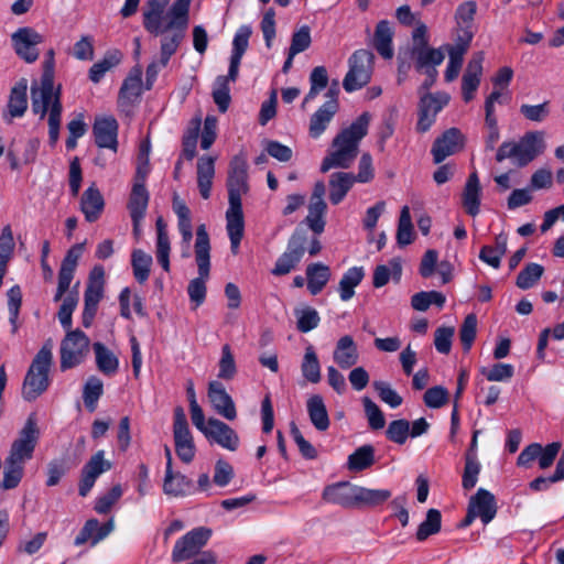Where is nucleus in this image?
<instances>
[{
  "label": "nucleus",
  "instance_id": "1",
  "mask_svg": "<svg viewBox=\"0 0 564 564\" xmlns=\"http://www.w3.org/2000/svg\"><path fill=\"white\" fill-rule=\"evenodd\" d=\"M54 50L46 53L45 69L39 85L31 87V106L40 119L47 116L48 140L54 147L59 139L63 106L59 88L54 87L53 80Z\"/></svg>",
  "mask_w": 564,
  "mask_h": 564
},
{
  "label": "nucleus",
  "instance_id": "2",
  "mask_svg": "<svg viewBox=\"0 0 564 564\" xmlns=\"http://www.w3.org/2000/svg\"><path fill=\"white\" fill-rule=\"evenodd\" d=\"M371 116L362 112L349 127L343 129L333 140V151L326 155L321 164L323 173L330 169H347L358 154L359 143L367 135Z\"/></svg>",
  "mask_w": 564,
  "mask_h": 564
},
{
  "label": "nucleus",
  "instance_id": "3",
  "mask_svg": "<svg viewBox=\"0 0 564 564\" xmlns=\"http://www.w3.org/2000/svg\"><path fill=\"white\" fill-rule=\"evenodd\" d=\"M195 260L198 268V278L193 279L187 286V293L194 308L200 306L206 299V281L210 270V242L205 225L198 226L195 241Z\"/></svg>",
  "mask_w": 564,
  "mask_h": 564
},
{
  "label": "nucleus",
  "instance_id": "4",
  "mask_svg": "<svg viewBox=\"0 0 564 564\" xmlns=\"http://www.w3.org/2000/svg\"><path fill=\"white\" fill-rule=\"evenodd\" d=\"M192 0H175L167 10V22L164 28L172 30V35H165L161 40V66H166L171 56L177 51L184 32L188 25V12Z\"/></svg>",
  "mask_w": 564,
  "mask_h": 564
},
{
  "label": "nucleus",
  "instance_id": "5",
  "mask_svg": "<svg viewBox=\"0 0 564 564\" xmlns=\"http://www.w3.org/2000/svg\"><path fill=\"white\" fill-rule=\"evenodd\" d=\"M545 149L544 133L541 131L527 132L516 142H503L496 153V160L502 162L511 159L518 166H525Z\"/></svg>",
  "mask_w": 564,
  "mask_h": 564
},
{
  "label": "nucleus",
  "instance_id": "6",
  "mask_svg": "<svg viewBox=\"0 0 564 564\" xmlns=\"http://www.w3.org/2000/svg\"><path fill=\"white\" fill-rule=\"evenodd\" d=\"M52 359V344L47 343L36 354L24 378L22 395L25 400H35L47 389Z\"/></svg>",
  "mask_w": 564,
  "mask_h": 564
},
{
  "label": "nucleus",
  "instance_id": "7",
  "mask_svg": "<svg viewBox=\"0 0 564 564\" xmlns=\"http://www.w3.org/2000/svg\"><path fill=\"white\" fill-rule=\"evenodd\" d=\"M373 58V54L367 50H358L349 57V69L343 80L347 93L359 90L370 82Z\"/></svg>",
  "mask_w": 564,
  "mask_h": 564
},
{
  "label": "nucleus",
  "instance_id": "8",
  "mask_svg": "<svg viewBox=\"0 0 564 564\" xmlns=\"http://www.w3.org/2000/svg\"><path fill=\"white\" fill-rule=\"evenodd\" d=\"M173 438L177 457L184 464H191L196 456V445L184 410L177 406L174 410Z\"/></svg>",
  "mask_w": 564,
  "mask_h": 564
},
{
  "label": "nucleus",
  "instance_id": "9",
  "mask_svg": "<svg viewBox=\"0 0 564 564\" xmlns=\"http://www.w3.org/2000/svg\"><path fill=\"white\" fill-rule=\"evenodd\" d=\"M39 436L40 431L36 417L34 414H31L20 431L18 438L12 443L7 458L25 465L33 457Z\"/></svg>",
  "mask_w": 564,
  "mask_h": 564
},
{
  "label": "nucleus",
  "instance_id": "10",
  "mask_svg": "<svg viewBox=\"0 0 564 564\" xmlns=\"http://www.w3.org/2000/svg\"><path fill=\"white\" fill-rule=\"evenodd\" d=\"M89 338L79 329L69 330L61 343V369L80 365L89 351Z\"/></svg>",
  "mask_w": 564,
  "mask_h": 564
},
{
  "label": "nucleus",
  "instance_id": "11",
  "mask_svg": "<svg viewBox=\"0 0 564 564\" xmlns=\"http://www.w3.org/2000/svg\"><path fill=\"white\" fill-rule=\"evenodd\" d=\"M212 529L207 527H198L184 534L173 546V562H183L198 555L212 538Z\"/></svg>",
  "mask_w": 564,
  "mask_h": 564
},
{
  "label": "nucleus",
  "instance_id": "12",
  "mask_svg": "<svg viewBox=\"0 0 564 564\" xmlns=\"http://www.w3.org/2000/svg\"><path fill=\"white\" fill-rule=\"evenodd\" d=\"M44 42V36L31 26L19 28L11 35V43L15 54L25 63H34L40 52L37 45Z\"/></svg>",
  "mask_w": 564,
  "mask_h": 564
},
{
  "label": "nucleus",
  "instance_id": "13",
  "mask_svg": "<svg viewBox=\"0 0 564 564\" xmlns=\"http://www.w3.org/2000/svg\"><path fill=\"white\" fill-rule=\"evenodd\" d=\"M228 203L229 205L242 204V195L249 191L248 185V165L242 156H235L229 164L227 178Z\"/></svg>",
  "mask_w": 564,
  "mask_h": 564
},
{
  "label": "nucleus",
  "instance_id": "14",
  "mask_svg": "<svg viewBox=\"0 0 564 564\" xmlns=\"http://www.w3.org/2000/svg\"><path fill=\"white\" fill-rule=\"evenodd\" d=\"M561 447L560 442H553L545 446H542L540 443H531L521 451L517 459V465L523 468L531 467L532 463L535 462L536 453H539L541 454L540 468L547 469L553 465Z\"/></svg>",
  "mask_w": 564,
  "mask_h": 564
},
{
  "label": "nucleus",
  "instance_id": "15",
  "mask_svg": "<svg viewBox=\"0 0 564 564\" xmlns=\"http://www.w3.org/2000/svg\"><path fill=\"white\" fill-rule=\"evenodd\" d=\"M305 253V238L299 235H293L286 246L284 252L276 259L271 273L275 276L286 275L302 260Z\"/></svg>",
  "mask_w": 564,
  "mask_h": 564
},
{
  "label": "nucleus",
  "instance_id": "16",
  "mask_svg": "<svg viewBox=\"0 0 564 564\" xmlns=\"http://www.w3.org/2000/svg\"><path fill=\"white\" fill-rule=\"evenodd\" d=\"M207 397L218 415L228 421H234L237 417L235 402L221 381L212 380L208 382Z\"/></svg>",
  "mask_w": 564,
  "mask_h": 564
},
{
  "label": "nucleus",
  "instance_id": "17",
  "mask_svg": "<svg viewBox=\"0 0 564 564\" xmlns=\"http://www.w3.org/2000/svg\"><path fill=\"white\" fill-rule=\"evenodd\" d=\"M111 469V463L105 459V452L98 451L84 465L80 474L78 492L82 497H86L94 487L97 478Z\"/></svg>",
  "mask_w": 564,
  "mask_h": 564
},
{
  "label": "nucleus",
  "instance_id": "18",
  "mask_svg": "<svg viewBox=\"0 0 564 564\" xmlns=\"http://www.w3.org/2000/svg\"><path fill=\"white\" fill-rule=\"evenodd\" d=\"M204 436L208 442L215 443L230 452L237 451L240 444L238 433L227 423L215 417H209V427Z\"/></svg>",
  "mask_w": 564,
  "mask_h": 564
},
{
  "label": "nucleus",
  "instance_id": "19",
  "mask_svg": "<svg viewBox=\"0 0 564 564\" xmlns=\"http://www.w3.org/2000/svg\"><path fill=\"white\" fill-rule=\"evenodd\" d=\"M324 501L340 506L345 509L357 508V485L349 481H338L328 485L322 492Z\"/></svg>",
  "mask_w": 564,
  "mask_h": 564
},
{
  "label": "nucleus",
  "instance_id": "20",
  "mask_svg": "<svg viewBox=\"0 0 564 564\" xmlns=\"http://www.w3.org/2000/svg\"><path fill=\"white\" fill-rule=\"evenodd\" d=\"M173 210L177 217V229L181 234V249L182 257L188 258L191 256V242L193 238V226L191 210L177 195L173 197Z\"/></svg>",
  "mask_w": 564,
  "mask_h": 564
},
{
  "label": "nucleus",
  "instance_id": "21",
  "mask_svg": "<svg viewBox=\"0 0 564 564\" xmlns=\"http://www.w3.org/2000/svg\"><path fill=\"white\" fill-rule=\"evenodd\" d=\"M484 59V53L478 52L473 55L467 64L462 78V95L465 102H469L474 99L475 93L480 85Z\"/></svg>",
  "mask_w": 564,
  "mask_h": 564
},
{
  "label": "nucleus",
  "instance_id": "22",
  "mask_svg": "<svg viewBox=\"0 0 564 564\" xmlns=\"http://www.w3.org/2000/svg\"><path fill=\"white\" fill-rule=\"evenodd\" d=\"M464 147V135L456 128L446 130L437 138L432 147V154L436 164L443 162L447 156L458 152Z\"/></svg>",
  "mask_w": 564,
  "mask_h": 564
},
{
  "label": "nucleus",
  "instance_id": "23",
  "mask_svg": "<svg viewBox=\"0 0 564 564\" xmlns=\"http://www.w3.org/2000/svg\"><path fill=\"white\" fill-rule=\"evenodd\" d=\"M170 0H148L147 8L143 11V26L154 35L166 32L165 24L167 22L165 9Z\"/></svg>",
  "mask_w": 564,
  "mask_h": 564
},
{
  "label": "nucleus",
  "instance_id": "24",
  "mask_svg": "<svg viewBox=\"0 0 564 564\" xmlns=\"http://www.w3.org/2000/svg\"><path fill=\"white\" fill-rule=\"evenodd\" d=\"M96 144L99 148H107L117 151L118 148V122L112 116L98 117L93 127Z\"/></svg>",
  "mask_w": 564,
  "mask_h": 564
},
{
  "label": "nucleus",
  "instance_id": "25",
  "mask_svg": "<svg viewBox=\"0 0 564 564\" xmlns=\"http://www.w3.org/2000/svg\"><path fill=\"white\" fill-rule=\"evenodd\" d=\"M412 57L415 61V68L417 70H424L427 76L435 82L437 70L436 66L441 65L444 61V52L442 48H433L427 46L412 47Z\"/></svg>",
  "mask_w": 564,
  "mask_h": 564
},
{
  "label": "nucleus",
  "instance_id": "26",
  "mask_svg": "<svg viewBox=\"0 0 564 564\" xmlns=\"http://www.w3.org/2000/svg\"><path fill=\"white\" fill-rule=\"evenodd\" d=\"M468 507L470 508L471 517L480 518L484 524H488L497 513L495 496L484 488H479L470 498Z\"/></svg>",
  "mask_w": 564,
  "mask_h": 564
},
{
  "label": "nucleus",
  "instance_id": "27",
  "mask_svg": "<svg viewBox=\"0 0 564 564\" xmlns=\"http://www.w3.org/2000/svg\"><path fill=\"white\" fill-rule=\"evenodd\" d=\"M339 109L335 98L325 101L312 116L308 124V134L312 139H318L327 129Z\"/></svg>",
  "mask_w": 564,
  "mask_h": 564
},
{
  "label": "nucleus",
  "instance_id": "28",
  "mask_svg": "<svg viewBox=\"0 0 564 564\" xmlns=\"http://www.w3.org/2000/svg\"><path fill=\"white\" fill-rule=\"evenodd\" d=\"M115 529L113 519H109L106 523L101 524L97 519H89L84 524L79 534L75 538L74 544L76 546L90 542L95 546L100 541L106 539Z\"/></svg>",
  "mask_w": 564,
  "mask_h": 564
},
{
  "label": "nucleus",
  "instance_id": "29",
  "mask_svg": "<svg viewBox=\"0 0 564 564\" xmlns=\"http://www.w3.org/2000/svg\"><path fill=\"white\" fill-rule=\"evenodd\" d=\"M334 362L341 369H349L359 361V350L350 335L341 336L333 351Z\"/></svg>",
  "mask_w": 564,
  "mask_h": 564
},
{
  "label": "nucleus",
  "instance_id": "30",
  "mask_svg": "<svg viewBox=\"0 0 564 564\" xmlns=\"http://www.w3.org/2000/svg\"><path fill=\"white\" fill-rule=\"evenodd\" d=\"M482 188L476 171L471 172L462 193V205L465 212L476 217L480 212Z\"/></svg>",
  "mask_w": 564,
  "mask_h": 564
},
{
  "label": "nucleus",
  "instance_id": "31",
  "mask_svg": "<svg viewBox=\"0 0 564 564\" xmlns=\"http://www.w3.org/2000/svg\"><path fill=\"white\" fill-rule=\"evenodd\" d=\"M28 109V80L21 78L11 89L8 112L3 115L7 122H11L14 118L22 117Z\"/></svg>",
  "mask_w": 564,
  "mask_h": 564
},
{
  "label": "nucleus",
  "instance_id": "32",
  "mask_svg": "<svg viewBox=\"0 0 564 564\" xmlns=\"http://www.w3.org/2000/svg\"><path fill=\"white\" fill-rule=\"evenodd\" d=\"M149 203V193L145 188V182L134 181L128 208L134 229L137 230L138 224L143 219Z\"/></svg>",
  "mask_w": 564,
  "mask_h": 564
},
{
  "label": "nucleus",
  "instance_id": "33",
  "mask_svg": "<svg viewBox=\"0 0 564 564\" xmlns=\"http://www.w3.org/2000/svg\"><path fill=\"white\" fill-rule=\"evenodd\" d=\"M163 492L172 497H184L195 494L196 489L187 476L170 470L164 475Z\"/></svg>",
  "mask_w": 564,
  "mask_h": 564
},
{
  "label": "nucleus",
  "instance_id": "34",
  "mask_svg": "<svg viewBox=\"0 0 564 564\" xmlns=\"http://www.w3.org/2000/svg\"><path fill=\"white\" fill-rule=\"evenodd\" d=\"M214 177L215 159L209 155H203L197 161V186L204 199L210 197Z\"/></svg>",
  "mask_w": 564,
  "mask_h": 564
},
{
  "label": "nucleus",
  "instance_id": "35",
  "mask_svg": "<svg viewBox=\"0 0 564 564\" xmlns=\"http://www.w3.org/2000/svg\"><path fill=\"white\" fill-rule=\"evenodd\" d=\"M105 202L101 193L94 185L89 186L83 194L80 209L87 221L97 220L104 209Z\"/></svg>",
  "mask_w": 564,
  "mask_h": 564
},
{
  "label": "nucleus",
  "instance_id": "36",
  "mask_svg": "<svg viewBox=\"0 0 564 564\" xmlns=\"http://www.w3.org/2000/svg\"><path fill=\"white\" fill-rule=\"evenodd\" d=\"M306 409L313 426L321 432L329 427L330 421L326 405L319 394L310 397L306 401Z\"/></svg>",
  "mask_w": 564,
  "mask_h": 564
},
{
  "label": "nucleus",
  "instance_id": "37",
  "mask_svg": "<svg viewBox=\"0 0 564 564\" xmlns=\"http://www.w3.org/2000/svg\"><path fill=\"white\" fill-rule=\"evenodd\" d=\"M330 269L328 265L316 262L307 265L306 280L307 290L312 295H317L323 291L330 279Z\"/></svg>",
  "mask_w": 564,
  "mask_h": 564
},
{
  "label": "nucleus",
  "instance_id": "38",
  "mask_svg": "<svg viewBox=\"0 0 564 564\" xmlns=\"http://www.w3.org/2000/svg\"><path fill=\"white\" fill-rule=\"evenodd\" d=\"M393 31L391 24L387 20L378 22L373 36V45L377 52L386 59L393 57L392 46Z\"/></svg>",
  "mask_w": 564,
  "mask_h": 564
},
{
  "label": "nucleus",
  "instance_id": "39",
  "mask_svg": "<svg viewBox=\"0 0 564 564\" xmlns=\"http://www.w3.org/2000/svg\"><path fill=\"white\" fill-rule=\"evenodd\" d=\"M142 70L139 67L133 68L123 80L119 91L118 102L120 106L131 104L138 99L141 94Z\"/></svg>",
  "mask_w": 564,
  "mask_h": 564
},
{
  "label": "nucleus",
  "instance_id": "40",
  "mask_svg": "<svg viewBox=\"0 0 564 564\" xmlns=\"http://www.w3.org/2000/svg\"><path fill=\"white\" fill-rule=\"evenodd\" d=\"M156 245L155 254L159 264L165 272L170 271V251L171 242L166 229V225L162 218L156 220Z\"/></svg>",
  "mask_w": 564,
  "mask_h": 564
},
{
  "label": "nucleus",
  "instance_id": "41",
  "mask_svg": "<svg viewBox=\"0 0 564 564\" xmlns=\"http://www.w3.org/2000/svg\"><path fill=\"white\" fill-rule=\"evenodd\" d=\"M355 182V176L351 173H333L329 178V200L332 204H339L345 198Z\"/></svg>",
  "mask_w": 564,
  "mask_h": 564
},
{
  "label": "nucleus",
  "instance_id": "42",
  "mask_svg": "<svg viewBox=\"0 0 564 564\" xmlns=\"http://www.w3.org/2000/svg\"><path fill=\"white\" fill-rule=\"evenodd\" d=\"M122 56L119 50L107 51L104 57L90 67L88 73L89 79L95 84L99 83L107 72L121 63Z\"/></svg>",
  "mask_w": 564,
  "mask_h": 564
},
{
  "label": "nucleus",
  "instance_id": "43",
  "mask_svg": "<svg viewBox=\"0 0 564 564\" xmlns=\"http://www.w3.org/2000/svg\"><path fill=\"white\" fill-rule=\"evenodd\" d=\"M217 379L219 381H231L238 373V367L231 346L225 344L221 346L220 357L217 362Z\"/></svg>",
  "mask_w": 564,
  "mask_h": 564
},
{
  "label": "nucleus",
  "instance_id": "44",
  "mask_svg": "<svg viewBox=\"0 0 564 564\" xmlns=\"http://www.w3.org/2000/svg\"><path fill=\"white\" fill-rule=\"evenodd\" d=\"M364 276L362 267H351L343 274L338 286L341 301L347 302L355 295V288L361 283Z\"/></svg>",
  "mask_w": 564,
  "mask_h": 564
},
{
  "label": "nucleus",
  "instance_id": "45",
  "mask_svg": "<svg viewBox=\"0 0 564 564\" xmlns=\"http://www.w3.org/2000/svg\"><path fill=\"white\" fill-rule=\"evenodd\" d=\"M477 4L475 1H465L460 3L455 11L456 35L464 33H474L473 24Z\"/></svg>",
  "mask_w": 564,
  "mask_h": 564
},
{
  "label": "nucleus",
  "instance_id": "46",
  "mask_svg": "<svg viewBox=\"0 0 564 564\" xmlns=\"http://www.w3.org/2000/svg\"><path fill=\"white\" fill-rule=\"evenodd\" d=\"M93 348L97 368L106 376H113L119 369L118 357L101 343H95Z\"/></svg>",
  "mask_w": 564,
  "mask_h": 564
},
{
  "label": "nucleus",
  "instance_id": "47",
  "mask_svg": "<svg viewBox=\"0 0 564 564\" xmlns=\"http://www.w3.org/2000/svg\"><path fill=\"white\" fill-rule=\"evenodd\" d=\"M302 376L311 383H318L322 379L321 364L312 345L305 348L301 362Z\"/></svg>",
  "mask_w": 564,
  "mask_h": 564
},
{
  "label": "nucleus",
  "instance_id": "48",
  "mask_svg": "<svg viewBox=\"0 0 564 564\" xmlns=\"http://www.w3.org/2000/svg\"><path fill=\"white\" fill-rule=\"evenodd\" d=\"M375 463V448L372 445L366 444L358 447L354 453L348 456L347 468L350 471H361Z\"/></svg>",
  "mask_w": 564,
  "mask_h": 564
},
{
  "label": "nucleus",
  "instance_id": "49",
  "mask_svg": "<svg viewBox=\"0 0 564 564\" xmlns=\"http://www.w3.org/2000/svg\"><path fill=\"white\" fill-rule=\"evenodd\" d=\"M120 314L122 317L130 319L132 310L141 317L145 316L143 299L140 295L131 294L129 288H124L119 295Z\"/></svg>",
  "mask_w": 564,
  "mask_h": 564
},
{
  "label": "nucleus",
  "instance_id": "50",
  "mask_svg": "<svg viewBox=\"0 0 564 564\" xmlns=\"http://www.w3.org/2000/svg\"><path fill=\"white\" fill-rule=\"evenodd\" d=\"M481 470V465L475 451H468L465 455V467L463 473L462 486L465 490L473 489Z\"/></svg>",
  "mask_w": 564,
  "mask_h": 564
},
{
  "label": "nucleus",
  "instance_id": "51",
  "mask_svg": "<svg viewBox=\"0 0 564 564\" xmlns=\"http://www.w3.org/2000/svg\"><path fill=\"white\" fill-rule=\"evenodd\" d=\"M226 230L228 237H243L245 219L242 204L229 205L226 212Z\"/></svg>",
  "mask_w": 564,
  "mask_h": 564
},
{
  "label": "nucleus",
  "instance_id": "52",
  "mask_svg": "<svg viewBox=\"0 0 564 564\" xmlns=\"http://www.w3.org/2000/svg\"><path fill=\"white\" fill-rule=\"evenodd\" d=\"M401 273L402 267L398 259L391 260L389 265H377L373 271V286L377 289L382 288L390 281L391 278L400 280Z\"/></svg>",
  "mask_w": 564,
  "mask_h": 564
},
{
  "label": "nucleus",
  "instance_id": "53",
  "mask_svg": "<svg viewBox=\"0 0 564 564\" xmlns=\"http://www.w3.org/2000/svg\"><path fill=\"white\" fill-rule=\"evenodd\" d=\"M152 257L141 249H134L131 254L133 275L139 283H144L150 275Z\"/></svg>",
  "mask_w": 564,
  "mask_h": 564
},
{
  "label": "nucleus",
  "instance_id": "54",
  "mask_svg": "<svg viewBox=\"0 0 564 564\" xmlns=\"http://www.w3.org/2000/svg\"><path fill=\"white\" fill-rule=\"evenodd\" d=\"M391 497V491L388 489H369L357 486V508L358 507H375L383 503Z\"/></svg>",
  "mask_w": 564,
  "mask_h": 564
},
{
  "label": "nucleus",
  "instance_id": "55",
  "mask_svg": "<svg viewBox=\"0 0 564 564\" xmlns=\"http://www.w3.org/2000/svg\"><path fill=\"white\" fill-rule=\"evenodd\" d=\"M328 84V74L325 66H316L312 69L310 74V91L304 97L303 106L307 102L314 100L317 95L327 87Z\"/></svg>",
  "mask_w": 564,
  "mask_h": 564
},
{
  "label": "nucleus",
  "instance_id": "56",
  "mask_svg": "<svg viewBox=\"0 0 564 564\" xmlns=\"http://www.w3.org/2000/svg\"><path fill=\"white\" fill-rule=\"evenodd\" d=\"M104 293V288L87 285L85 291V307L83 313V324L85 327L90 325L94 318L98 303L100 302Z\"/></svg>",
  "mask_w": 564,
  "mask_h": 564
},
{
  "label": "nucleus",
  "instance_id": "57",
  "mask_svg": "<svg viewBox=\"0 0 564 564\" xmlns=\"http://www.w3.org/2000/svg\"><path fill=\"white\" fill-rule=\"evenodd\" d=\"M446 302V297L444 294L437 291H422L415 293L411 299V305L415 311L424 312L432 304L443 307Z\"/></svg>",
  "mask_w": 564,
  "mask_h": 564
},
{
  "label": "nucleus",
  "instance_id": "58",
  "mask_svg": "<svg viewBox=\"0 0 564 564\" xmlns=\"http://www.w3.org/2000/svg\"><path fill=\"white\" fill-rule=\"evenodd\" d=\"M442 527V516L437 509H430L426 512L425 520L419 525L416 540L425 541L429 536L440 532Z\"/></svg>",
  "mask_w": 564,
  "mask_h": 564
},
{
  "label": "nucleus",
  "instance_id": "59",
  "mask_svg": "<svg viewBox=\"0 0 564 564\" xmlns=\"http://www.w3.org/2000/svg\"><path fill=\"white\" fill-rule=\"evenodd\" d=\"M413 241V224L409 206H403L400 212V218L397 229V242L400 247H405Z\"/></svg>",
  "mask_w": 564,
  "mask_h": 564
},
{
  "label": "nucleus",
  "instance_id": "60",
  "mask_svg": "<svg viewBox=\"0 0 564 564\" xmlns=\"http://www.w3.org/2000/svg\"><path fill=\"white\" fill-rule=\"evenodd\" d=\"M102 391L104 384L99 378L93 376L87 379L84 386L83 400L85 406L89 411H95L97 402L102 394Z\"/></svg>",
  "mask_w": 564,
  "mask_h": 564
},
{
  "label": "nucleus",
  "instance_id": "61",
  "mask_svg": "<svg viewBox=\"0 0 564 564\" xmlns=\"http://www.w3.org/2000/svg\"><path fill=\"white\" fill-rule=\"evenodd\" d=\"M24 475V464L17 463L6 458L2 487L4 489H13L18 487Z\"/></svg>",
  "mask_w": 564,
  "mask_h": 564
},
{
  "label": "nucleus",
  "instance_id": "62",
  "mask_svg": "<svg viewBox=\"0 0 564 564\" xmlns=\"http://www.w3.org/2000/svg\"><path fill=\"white\" fill-rule=\"evenodd\" d=\"M544 269L541 264L529 263L520 271L517 278V286L522 290L532 288L542 276Z\"/></svg>",
  "mask_w": 564,
  "mask_h": 564
},
{
  "label": "nucleus",
  "instance_id": "63",
  "mask_svg": "<svg viewBox=\"0 0 564 564\" xmlns=\"http://www.w3.org/2000/svg\"><path fill=\"white\" fill-rule=\"evenodd\" d=\"M296 326L301 333H308L319 324L318 312L313 307H304L295 311Z\"/></svg>",
  "mask_w": 564,
  "mask_h": 564
},
{
  "label": "nucleus",
  "instance_id": "64",
  "mask_svg": "<svg viewBox=\"0 0 564 564\" xmlns=\"http://www.w3.org/2000/svg\"><path fill=\"white\" fill-rule=\"evenodd\" d=\"M448 101L449 96L446 93L427 94L421 98L420 110L437 116Z\"/></svg>",
  "mask_w": 564,
  "mask_h": 564
}]
</instances>
